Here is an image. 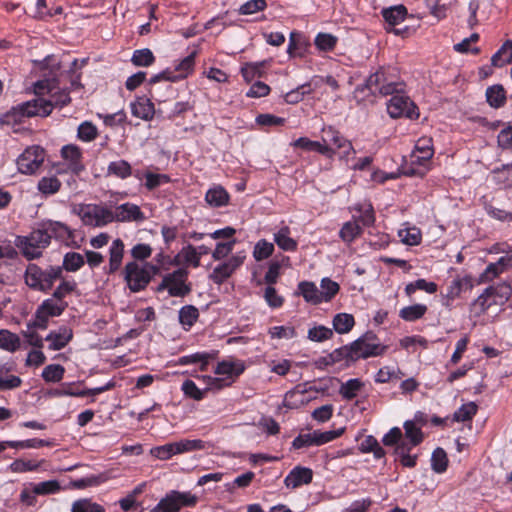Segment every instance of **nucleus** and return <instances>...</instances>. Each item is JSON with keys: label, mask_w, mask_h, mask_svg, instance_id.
<instances>
[{"label": "nucleus", "mask_w": 512, "mask_h": 512, "mask_svg": "<svg viewBox=\"0 0 512 512\" xmlns=\"http://www.w3.org/2000/svg\"><path fill=\"white\" fill-rule=\"evenodd\" d=\"M473 286L474 281L471 276L465 275L463 277H457L452 280L448 286L446 296L453 300L459 297L462 292L471 290Z\"/></svg>", "instance_id": "obj_25"}, {"label": "nucleus", "mask_w": 512, "mask_h": 512, "mask_svg": "<svg viewBox=\"0 0 512 512\" xmlns=\"http://www.w3.org/2000/svg\"><path fill=\"white\" fill-rule=\"evenodd\" d=\"M298 289L305 301L312 304H319L322 302L320 290L317 288L315 283L309 281L300 282Z\"/></svg>", "instance_id": "obj_32"}, {"label": "nucleus", "mask_w": 512, "mask_h": 512, "mask_svg": "<svg viewBox=\"0 0 512 512\" xmlns=\"http://www.w3.org/2000/svg\"><path fill=\"white\" fill-rule=\"evenodd\" d=\"M65 369L60 364H50L43 369L42 377L46 382H59L63 379Z\"/></svg>", "instance_id": "obj_53"}, {"label": "nucleus", "mask_w": 512, "mask_h": 512, "mask_svg": "<svg viewBox=\"0 0 512 512\" xmlns=\"http://www.w3.org/2000/svg\"><path fill=\"white\" fill-rule=\"evenodd\" d=\"M362 232V229L357 221H349L344 223L340 229V238L347 243L352 242Z\"/></svg>", "instance_id": "obj_41"}, {"label": "nucleus", "mask_w": 512, "mask_h": 512, "mask_svg": "<svg viewBox=\"0 0 512 512\" xmlns=\"http://www.w3.org/2000/svg\"><path fill=\"white\" fill-rule=\"evenodd\" d=\"M337 42V38L331 34L319 33L315 38V45L319 50L330 51Z\"/></svg>", "instance_id": "obj_63"}, {"label": "nucleus", "mask_w": 512, "mask_h": 512, "mask_svg": "<svg viewBox=\"0 0 512 512\" xmlns=\"http://www.w3.org/2000/svg\"><path fill=\"white\" fill-rule=\"evenodd\" d=\"M72 336L73 333L70 328L61 327L57 332L49 333L46 337V341L50 342L49 349L60 350L69 343Z\"/></svg>", "instance_id": "obj_26"}, {"label": "nucleus", "mask_w": 512, "mask_h": 512, "mask_svg": "<svg viewBox=\"0 0 512 512\" xmlns=\"http://www.w3.org/2000/svg\"><path fill=\"white\" fill-rule=\"evenodd\" d=\"M188 274L189 272L186 268H179L172 273L166 274L157 286L156 291L167 290L171 297H185L192 290L191 284L187 282Z\"/></svg>", "instance_id": "obj_7"}, {"label": "nucleus", "mask_w": 512, "mask_h": 512, "mask_svg": "<svg viewBox=\"0 0 512 512\" xmlns=\"http://www.w3.org/2000/svg\"><path fill=\"white\" fill-rule=\"evenodd\" d=\"M46 68H50L49 77L39 80L34 85V92L36 95H43L45 91L52 93L57 86L59 80L57 79V71L60 69V63L54 56H48L44 60Z\"/></svg>", "instance_id": "obj_15"}, {"label": "nucleus", "mask_w": 512, "mask_h": 512, "mask_svg": "<svg viewBox=\"0 0 512 512\" xmlns=\"http://www.w3.org/2000/svg\"><path fill=\"white\" fill-rule=\"evenodd\" d=\"M199 311L193 305L183 306L179 311V321L182 325L191 327L198 319Z\"/></svg>", "instance_id": "obj_52"}, {"label": "nucleus", "mask_w": 512, "mask_h": 512, "mask_svg": "<svg viewBox=\"0 0 512 512\" xmlns=\"http://www.w3.org/2000/svg\"><path fill=\"white\" fill-rule=\"evenodd\" d=\"M405 436L410 441V447L419 445L423 441V433L411 420L404 422Z\"/></svg>", "instance_id": "obj_46"}, {"label": "nucleus", "mask_w": 512, "mask_h": 512, "mask_svg": "<svg viewBox=\"0 0 512 512\" xmlns=\"http://www.w3.org/2000/svg\"><path fill=\"white\" fill-rule=\"evenodd\" d=\"M274 242L284 251L294 252L298 247L297 241L290 237V228L288 226H283L274 233Z\"/></svg>", "instance_id": "obj_29"}, {"label": "nucleus", "mask_w": 512, "mask_h": 512, "mask_svg": "<svg viewBox=\"0 0 512 512\" xmlns=\"http://www.w3.org/2000/svg\"><path fill=\"white\" fill-rule=\"evenodd\" d=\"M60 280L61 282L56 287L51 297L56 299L58 302H66L64 300L65 297L75 291L77 283L74 280H65L63 278Z\"/></svg>", "instance_id": "obj_40"}, {"label": "nucleus", "mask_w": 512, "mask_h": 512, "mask_svg": "<svg viewBox=\"0 0 512 512\" xmlns=\"http://www.w3.org/2000/svg\"><path fill=\"white\" fill-rule=\"evenodd\" d=\"M197 51H192L188 56L182 59L174 68V70L166 69L153 77L150 78L149 83H157L159 81H171L176 82L181 79L186 78L189 74L192 73L195 65V56Z\"/></svg>", "instance_id": "obj_12"}, {"label": "nucleus", "mask_w": 512, "mask_h": 512, "mask_svg": "<svg viewBox=\"0 0 512 512\" xmlns=\"http://www.w3.org/2000/svg\"><path fill=\"white\" fill-rule=\"evenodd\" d=\"M132 115L142 120H150L153 118L155 110L154 104L147 98H138L131 103Z\"/></svg>", "instance_id": "obj_27"}, {"label": "nucleus", "mask_w": 512, "mask_h": 512, "mask_svg": "<svg viewBox=\"0 0 512 512\" xmlns=\"http://www.w3.org/2000/svg\"><path fill=\"white\" fill-rule=\"evenodd\" d=\"M306 49V44L302 40L301 34L297 32H291L289 37V45L287 52L290 56L302 57Z\"/></svg>", "instance_id": "obj_44"}, {"label": "nucleus", "mask_w": 512, "mask_h": 512, "mask_svg": "<svg viewBox=\"0 0 512 512\" xmlns=\"http://www.w3.org/2000/svg\"><path fill=\"white\" fill-rule=\"evenodd\" d=\"M131 61L135 66L147 67L153 64L155 57L150 49L145 48L134 51Z\"/></svg>", "instance_id": "obj_50"}, {"label": "nucleus", "mask_w": 512, "mask_h": 512, "mask_svg": "<svg viewBox=\"0 0 512 512\" xmlns=\"http://www.w3.org/2000/svg\"><path fill=\"white\" fill-rule=\"evenodd\" d=\"M62 279V267L49 265L45 269L30 263L24 273L25 284L36 291L48 292L57 280Z\"/></svg>", "instance_id": "obj_2"}, {"label": "nucleus", "mask_w": 512, "mask_h": 512, "mask_svg": "<svg viewBox=\"0 0 512 512\" xmlns=\"http://www.w3.org/2000/svg\"><path fill=\"white\" fill-rule=\"evenodd\" d=\"M98 131L96 126L89 121H85L79 125L77 136L84 142H90L97 137Z\"/></svg>", "instance_id": "obj_60"}, {"label": "nucleus", "mask_w": 512, "mask_h": 512, "mask_svg": "<svg viewBox=\"0 0 512 512\" xmlns=\"http://www.w3.org/2000/svg\"><path fill=\"white\" fill-rule=\"evenodd\" d=\"M230 195L221 185L210 188L205 195V201L210 207L218 208L228 205Z\"/></svg>", "instance_id": "obj_24"}, {"label": "nucleus", "mask_w": 512, "mask_h": 512, "mask_svg": "<svg viewBox=\"0 0 512 512\" xmlns=\"http://www.w3.org/2000/svg\"><path fill=\"white\" fill-rule=\"evenodd\" d=\"M45 159V152L39 146H31L18 157L17 166L22 174H33L43 164Z\"/></svg>", "instance_id": "obj_13"}, {"label": "nucleus", "mask_w": 512, "mask_h": 512, "mask_svg": "<svg viewBox=\"0 0 512 512\" xmlns=\"http://www.w3.org/2000/svg\"><path fill=\"white\" fill-rule=\"evenodd\" d=\"M387 112L392 118L405 116L412 119L418 117L416 106L403 95L392 96L387 103Z\"/></svg>", "instance_id": "obj_14"}, {"label": "nucleus", "mask_w": 512, "mask_h": 512, "mask_svg": "<svg viewBox=\"0 0 512 512\" xmlns=\"http://www.w3.org/2000/svg\"><path fill=\"white\" fill-rule=\"evenodd\" d=\"M67 307V302H58L52 297L45 299L36 309L34 320L28 327L46 329L49 318L60 316Z\"/></svg>", "instance_id": "obj_9"}, {"label": "nucleus", "mask_w": 512, "mask_h": 512, "mask_svg": "<svg viewBox=\"0 0 512 512\" xmlns=\"http://www.w3.org/2000/svg\"><path fill=\"white\" fill-rule=\"evenodd\" d=\"M62 157L69 162V169L78 174L84 170V165L81 162L82 152L76 145H65L61 149Z\"/></svg>", "instance_id": "obj_23"}, {"label": "nucleus", "mask_w": 512, "mask_h": 512, "mask_svg": "<svg viewBox=\"0 0 512 512\" xmlns=\"http://www.w3.org/2000/svg\"><path fill=\"white\" fill-rule=\"evenodd\" d=\"M52 98L53 101L45 100L43 98H35L18 104L0 117V123L2 125L12 126L22 123L23 119L26 117H46L51 114L53 106L63 107L71 101L69 92L66 89L54 92L52 94Z\"/></svg>", "instance_id": "obj_1"}, {"label": "nucleus", "mask_w": 512, "mask_h": 512, "mask_svg": "<svg viewBox=\"0 0 512 512\" xmlns=\"http://www.w3.org/2000/svg\"><path fill=\"white\" fill-rule=\"evenodd\" d=\"M505 262V258L501 257L498 260V262L489 264L485 271L481 274L480 280L482 282L493 280L495 277H497L500 273L503 272Z\"/></svg>", "instance_id": "obj_57"}, {"label": "nucleus", "mask_w": 512, "mask_h": 512, "mask_svg": "<svg viewBox=\"0 0 512 512\" xmlns=\"http://www.w3.org/2000/svg\"><path fill=\"white\" fill-rule=\"evenodd\" d=\"M197 501V496L190 492H179L173 490L167 493L166 496L158 502L152 512H177L182 507L195 506Z\"/></svg>", "instance_id": "obj_10"}, {"label": "nucleus", "mask_w": 512, "mask_h": 512, "mask_svg": "<svg viewBox=\"0 0 512 512\" xmlns=\"http://www.w3.org/2000/svg\"><path fill=\"white\" fill-rule=\"evenodd\" d=\"M107 174L126 179L131 176L132 168L126 160L113 161L108 165Z\"/></svg>", "instance_id": "obj_38"}, {"label": "nucleus", "mask_w": 512, "mask_h": 512, "mask_svg": "<svg viewBox=\"0 0 512 512\" xmlns=\"http://www.w3.org/2000/svg\"><path fill=\"white\" fill-rule=\"evenodd\" d=\"M313 472L310 468L297 466L286 476L284 483L288 488H297L304 484L311 483Z\"/></svg>", "instance_id": "obj_19"}, {"label": "nucleus", "mask_w": 512, "mask_h": 512, "mask_svg": "<svg viewBox=\"0 0 512 512\" xmlns=\"http://www.w3.org/2000/svg\"><path fill=\"white\" fill-rule=\"evenodd\" d=\"M487 102L494 108H499L505 104L506 96L502 85H493L486 91Z\"/></svg>", "instance_id": "obj_35"}, {"label": "nucleus", "mask_w": 512, "mask_h": 512, "mask_svg": "<svg viewBox=\"0 0 512 512\" xmlns=\"http://www.w3.org/2000/svg\"><path fill=\"white\" fill-rule=\"evenodd\" d=\"M292 145L297 148H301L308 151H317L322 155L331 157L332 156V148L328 147L324 142L312 141L306 137H300L295 140Z\"/></svg>", "instance_id": "obj_28"}, {"label": "nucleus", "mask_w": 512, "mask_h": 512, "mask_svg": "<svg viewBox=\"0 0 512 512\" xmlns=\"http://www.w3.org/2000/svg\"><path fill=\"white\" fill-rule=\"evenodd\" d=\"M178 453L191 452L196 450H205L212 447L209 442H205L201 439H184L179 442H176Z\"/></svg>", "instance_id": "obj_37"}, {"label": "nucleus", "mask_w": 512, "mask_h": 512, "mask_svg": "<svg viewBox=\"0 0 512 512\" xmlns=\"http://www.w3.org/2000/svg\"><path fill=\"white\" fill-rule=\"evenodd\" d=\"M144 218L140 208L135 204L125 203L113 211V221H142Z\"/></svg>", "instance_id": "obj_20"}, {"label": "nucleus", "mask_w": 512, "mask_h": 512, "mask_svg": "<svg viewBox=\"0 0 512 512\" xmlns=\"http://www.w3.org/2000/svg\"><path fill=\"white\" fill-rule=\"evenodd\" d=\"M477 412V405L474 402L463 404L453 414V419L457 422H465L471 420Z\"/></svg>", "instance_id": "obj_56"}, {"label": "nucleus", "mask_w": 512, "mask_h": 512, "mask_svg": "<svg viewBox=\"0 0 512 512\" xmlns=\"http://www.w3.org/2000/svg\"><path fill=\"white\" fill-rule=\"evenodd\" d=\"M312 89L310 88V84H303L297 87L296 89L291 90L286 93L285 101L289 104H296L303 100L306 94H310Z\"/></svg>", "instance_id": "obj_61"}, {"label": "nucleus", "mask_w": 512, "mask_h": 512, "mask_svg": "<svg viewBox=\"0 0 512 512\" xmlns=\"http://www.w3.org/2000/svg\"><path fill=\"white\" fill-rule=\"evenodd\" d=\"M84 257L77 252H68L64 255L62 270L75 272L84 265Z\"/></svg>", "instance_id": "obj_43"}, {"label": "nucleus", "mask_w": 512, "mask_h": 512, "mask_svg": "<svg viewBox=\"0 0 512 512\" xmlns=\"http://www.w3.org/2000/svg\"><path fill=\"white\" fill-rule=\"evenodd\" d=\"M333 332L330 328L325 326H315L308 331V338L314 342H322L330 339Z\"/></svg>", "instance_id": "obj_62"}, {"label": "nucleus", "mask_w": 512, "mask_h": 512, "mask_svg": "<svg viewBox=\"0 0 512 512\" xmlns=\"http://www.w3.org/2000/svg\"><path fill=\"white\" fill-rule=\"evenodd\" d=\"M85 225L102 227L113 222V211L96 204H81L77 211Z\"/></svg>", "instance_id": "obj_11"}, {"label": "nucleus", "mask_w": 512, "mask_h": 512, "mask_svg": "<svg viewBox=\"0 0 512 512\" xmlns=\"http://www.w3.org/2000/svg\"><path fill=\"white\" fill-rule=\"evenodd\" d=\"M21 341L17 334L9 330H0V348L8 352H15L20 348Z\"/></svg>", "instance_id": "obj_34"}, {"label": "nucleus", "mask_w": 512, "mask_h": 512, "mask_svg": "<svg viewBox=\"0 0 512 512\" xmlns=\"http://www.w3.org/2000/svg\"><path fill=\"white\" fill-rule=\"evenodd\" d=\"M274 252V245L265 239L259 240L253 250V257L256 261H262L270 257Z\"/></svg>", "instance_id": "obj_49"}, {"label": "nucleus", "mask_w": 512, "mask_h": 512, "mask_svg": "<svg viewBox=\"0 0 512 512\" xmlns=\"http://www.w3.org/2000/svg\"><path fill=\"white\" fill-rule=\"evenodd\" d=\"M159 273V266L149 262H128L124 268V280L128 288L136 293L144 290L153 277Z\"/></svg>", "instance_id": "obj_3"}, {"label": "nucleus", "mask_w": 512, "mask_h": 512, "mask_svg": "<svg viewBox=\"0 0 512 512\" xmlns=\"http://www.w3.org/2000/svg\"><path fill=\"white\" fill-rule=\"evenodd\" d=\"M244 371V365L242 363H233L229 361H222L217 364L215 368V374L224 377L213 378L211 376L203 377V380L207 382L209 388H215L220 390L223 387L231 385L235 377H238Z\"/></svg>", "instance_id": "obj_8"}, {"label": "nucleus", "mask_w": 512, "mask_h": 512, "mask_svg": "<svg viewBox=\"0 0 512 512\" xmlns=\"http://www.w3.org/2000/svg\"><path fill=\"white\" fill-rule=\"evenodd\" d=\"M71 512H105V509L89 499H80L72 504Z\"/></svg>", "instance_id": "obj_58"}, {"label": "nucleus", "mask_w": 512, "mask_h": 512, "mask_svg": "<svg viewBox=\"0 0 512 512\" xmlns=\"http://www.w3.org/2000/svg\"><path fill=\"white\" fill-rule=\"evenodd\" d=\"M321 298L322 302L330 301L338 292H339V284L330 278H323L321 280Z\"/></svg>", "instance_id": "obj_48"}, {"label": "nucleus", "mask_w": 512, "mask_h": 512, "mask_svg": "<svg viewBox=\"0 0 512 512\" xmlns=\"http://www.w3.org/2000/svg\"><path fill=\"white\" fill-rule=\"evenodd\" d=\"M448 466L447 454L442 448H436L431 456V467L436 473H443Z\"/></svg>", "instance_id": "obj_45"}, {"label": "nucleus", "mask_w": 512, "mask_h": 512, "mask_svg": "<svg viewBox=\"0 0 512 512\" xmlns=\"http://www.w3.org/2000/svg\"><path fill=\"white\" fill-rule=\"evenodd\" d=\"M180 256H183V262L185 264H191L193 267H199L200 259L197 253V249L189 244L183 247L180 251Z\"/></svg>", "instance_id": "obj_64"}, {"label": "nucleus", "mask_w": 512, "mask_h": 512, "mask_svg": "<svg viewBox=\"0 0 512 512\" xmlns=\"http://www.w3.org/2000/svg\"><path fill=\"white\" fill-rule=\"evenodd\" d=\"M322 141L332 148V155L338 149L343 156H348L350 152L354 151L351 142L344 138L341 133L333 127H327L322 130Z\"/></svg>", "instance_id": "obj_16"}, {"label": "nucleus", "mask_w": 512, "mask_h": 512, "mask_svg": "<svg viewBox=\"0 0 512 512\" xmlns=\"http://www.w3.org/2000/svg\"><path fill=\"white\" fill-rule=\"evenodd\" d=\"M511 294V286L505 282L490 286L473 301L472 310L479 316L492 306H500L506 303Z\"/></svg>", "instance_id": "obj_4"}, {"label": "nucleus", "mask_w": 512, "mask_h": 512, "mask_svg": "<svg viewBox=\"0 0 512 512\" xmlns=\"http://www.w3.org/2000/svg\"><path fill=\"white\" fill-rule=\"evenodd\" d=\"M245 255L237 254L214 268L210 278L216 284L223 283L243 263Z\"/></svg>", "instance_id": "obj_17"}, {"label": "nucleus", "mask_w": 512, "mask_h": 512, "mask_svg": "<svg viewBox=\"0 0 512 512\" xmlns=\"http://www.w3.org/2000/svg\"><path fill=\"white\" fill-rule=\"evenodd\" d=\"M387 346L382 345L375 333L368 331L351 343L352 361L383 355Z\"/></svg>", "instance_id": "obj_6"}, {"label": "nucleus", "mask_w": 512, "mask_h": 512, "mask_svg": "<svg viewBox=\"0 0 512 512\" xmlns=\"http://www.w3.org/2000/svg\"><path fill=\"white\" fill-rule=\"evenodd\" d=\"M355 320L353 315L348 313H339L333 319V327L339 334L348 333L354 326Z\"/></svg>", "instance_id": "obj_39"}, {"label": "nucleus", "mask_w": 512, "mask_h": 512, "mask_svg": "<svg viewBox=\"0 0 512 512\" xmlns=\"http://www.w3.org/2000/svg\"><path fill=\"white\" fill-rule=\"evenodd\" d=\"M176 448H177L176 442L168 443V444H165L162 446L153 447L150 450V454L157 459L168 460L173 455L179 454L178 451L176 450Z\"/></svg>", "instance_id": "obj_54"}, {"label": "nucleus", "mask_w": 512, "mask_h": 512, "mask_svg": "<svg viewBox=\"0 0 512 512\" xmlns=\"http://www.w3.org/2000/svg\"><path fill=\"white\" fill-rule=\"evenodd\" d=\"M49 245V236L42 228L33 230L27 236H17L15 239V246L27 260L40 258L43 250Z\"/></svg>", "instance_id": "obj_5"}, {"label": "nucleus", "mask_w": 512, "mask_h": 512, "mask_svg": "<svg viewBox=\"0 0 512 512\" xmlns=\"http://www.w3.org/2000/svg\"><path fill=\"white\" fill-rule=\"evenodd\" d=\"M37 187L42 194L52 195L59 191L61 182L56 176L42 177Z\"/></svg>", "instance_id": "obj_42"}, {"label": "nucleus", "mask_w": 512, "mask_h": 512, "mask_svg": "<svg viewBox=\"0 0 512 512\" xmlns=\"http://www.w3.org/2000/svg\"><path fill=\"white\" fill-rule=\"evenodd\" d=\"M411 447L405 442L400 443L396 448V454L399 456V461L404 467L412 468L416 465V455H410Z\"/></svg>", "instance_id": "obj_55"}, {"label": "nucleus", "mask_w": 512, "mask_h": 512, "mask_svg": "<svg viewBox=\"0 0 512 512\" xmlns=\"http://www.w3.org/2000/svg\"><path fill=\"white\" fill-rule=\"evenodd\" d=\"M417 290H424L427 293L433 294L437 291V284L434 282H428L425 279H418L406 285L405 292L408 296H411Z\"/></svg>", "instance_id": "obj_47"}, {"label": "nucleus", "mask_w": 512, "mask_h": 512, "mask_svg": "<svg viewBox=\"0 0 512 512\" xmlns=\"http://www.w3.org/2000/svg\"><path fill=\"white\" fill-rule=\"evenodd\" d=\"M364 382L359 378L349 379L345 383H342L339 388V394L345 400H352L358 393L363 389Z\"/></svg>", "instance_id": "obj_31"}, {"label": "nucleus", "mask_w": 512, "mask_h": 512, "mask_svg": "<svg viewBox=\"0 0 512 512\" xmlns=\"http://www.w3.org/2000/svg\"><path fill=\"white\" fill-rule=\"evenodd\" d=\"M398 235L404 244H407L410 246L420 244L421 239H422L421 231L417 227L401 229V230H399Z\"/></svg>", "instance_id": "obj_51"}, {"label": "nucleus", "mask_w": 512, "mask_h": 512, "mask_svg": "<svg viewBox=\"0 0 512 512\" xmlns=\"http://www.w3.org/2000/svg\"><path fill=\"white\" fill-rule=\"evenodd\" d=\"M124 257V243L121 239H115L109 248V265L105 268L106 274H114L119 270Z\"/></svg>", "instance_id": "obj_22"}, {"label": "nucleus", "mask_w": 512, "mask_h": 512, "mask_svg": "<svg viewBox=\"0 0 512 512\" xmlns=\"http://www.w3.org/2000/svg\"><path fill=\"white\" fill-rule=\"evenodd\" d=\"M512 61V41L507 40L492 56L491 63L495 67H503Z\"/></svg>", "instance_id": "obj_33"}, {"label": "nucleus", "mask_w": 512, "mask_h": 512, "mask_svg": "<svg viewBox=\"0 0 512 512\" xmlns=\"http://www.w3.org/2000/svg\"><path fill=\"white\" fill-rule=\"evenodd\" d=\"M432 156L433 149L431 145V139L418 140L415 146V151L411 155L412 161L422 163L430 160Z\"/></svg>", "instance_id": "obj_30"}, {"label": "nucleus", "mask_w": 512, "mask_h": 512, "mask_svg": "<svg viewBox=\"0 0 512 512\" xmlns=\"http://www.w3.org/2000/svg\"><path fill=\"white\" fill-rule=\"evenodd\" d=\"M42 229L45 230L46 234L49 236L50 241L51 238H55L56 240L62 242H68L73 238L72 230L62 222L48 221L43 224Z\"/></svg>", "instance_id": "obj_21"}, {"label": "nucleus", "mask_w": 512, "mask_h": 512, "mask_svg": "<svg viewBox=\"0 0 512 512\" xmlns=\"http://www.w3.org/2000/svg\"><path fill=\"white\" fill-rule=\"evenodd\" d=\"M427 312V306L424 304H414L404 307L400 310L399 316L405 321L413 322L422 318Z\"/></svg>", "instance_id": "obj_36"}, {"label": "nucleus", "mask_w": 512, "mask_h": 512, "mask_svg": "<svg viewBox=\"0 0 512 512\" xmlns=\"http://www.w3.org/2000/svg\"><path fill=\"white\" fill-rule=\"evenodd\" d=\"M383 18L387 24L386 29L388 31H393L396 35L400 34L399 29H395L394 27L400 23H402L407 16V9L403 5L394 6L388 9H384L382 11Z\"/></svg>", "instance_id": "obj_18"}, {"label": "nucleus", "mask_w": 512, "mask_h": 512, "mask_svg": "<svg viewBox=\"0 0 512 512\" xmlns=\"http://www.w3.org/2000/svg\"><path fill=\"white\" fill-rule=\"evenodd\" d=\"M343 431H344V429H342V428L338 429V430H330V431H325V432L315 430L312 432L314 444H315V446H320L325 443H328V442L338 438L339 436H341Z\"/></svg>", "instance_id": "obj_59"}]
</instances>
